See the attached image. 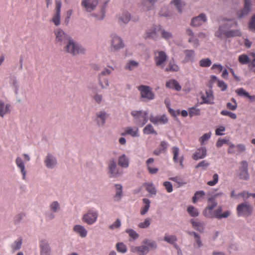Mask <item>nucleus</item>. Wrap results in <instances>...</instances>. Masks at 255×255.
<instances>
[{
    "label": "nucleus",
    "instance_id": "obj_14",
    "mask_svg": "<svg viewBox=\"0 0 255 255\" xmlns=\"http://www.w3.org/2000/svg\"><path fill=\"white\" fill-rule=\"evenodd\" d=\"M110 68L111 69H105L104 71H103L101 73V74L99 75V83L103 88H106V87L109 86V83H108V80L105 79L104 78L103 79L102 77H103V76H104V75H110L112 71H113L114 70V68H113L112 67H110Z\"/></svg>",
    "mask_w": 255,
    "mask_h": 255
},
{
    "label": "nucleus",
    "instance_id": "obj_9",
    "mask_svg": "<svg viewBox=\"0 0 255 255\" xmlns=\"http://www.w3.org/2000/svg\"><path fill=\"white\" fill-rule=\"evenodd\" d=\"M98 214L95 211L90 210L84 215L82 220L83 222L88 225H92L97 221Z\"/></svg>",
    "mask_w": 255,
    "mask_h": 255
},
{
    "label": "nucleus",
    "instance_id": "obj_13",
    "mask_svg": "<svg viewBox=\"0 0 255 255\" xmlns=\"http://www.w3.org/2000/svg\"><path fill=\"white\" fill-rule=\"evenodd\" d=\"M98 3V0H83L81 5L86 11L91 12L95 9Z\"/></svg>",
    "mask_w": 255,
    "mask_h": 255
},
{
    "label": "nucleus",
    "instance_id": "obj_53",
    "mask_svg": "<svg viewBox=\"0 0 255 255\" xmlns=\"http://www.w3.org/2000/svg\"><path fill=\"white\" fill-rule=\"evenodd\" d=\"M160 34L162 38L166 40L170 39L172 37V34L171 32L166 31L164 29L160 30Z\"/></svg>",
    "mask_w": 255,
    "mask_h": 255
},
{
    "label": "nucleus",
    "instance_id": "obj_43",
    "mask_svg": "<svg viewBox=\"0 0 255 255\" xmlns=\"http://www.w3.org/2000/svg\"><path fill=\"white\" fill-rule=\"evenodd\" d=\"M143 132L145 134H157V132L154 130L153 126L151 124H148L143 129Z\"/></svg>",
    "mask_w": 255,
    "mask_h": 255
},
{
    "label": "nucleus",
    "instance_id": "obj_17",
    "mask_svg": "<svg viewBox=\"0 0 255 255\" xmlns=\"http://www.w3.org/2000/svg\"><path fill=\"white\" fill-rule=\"evenodd\" d=\"M149 121L154 125L165 124L168 122V119L165 115L161 116H150Z\"/></svg>",
    "mask_w": 255,
    "mask_h": 255
},
{
    "label": "nucleus",
    "instance_id": "obj_31",
    "mask_svg": "<svg viewBox=\"0 0 255 255\" xmlns=\"http://www.w3.org/2000/svg\"><path fill=\"white\" fill-rule=\"evenodd\" d=\"M73 230L82 238L86 237L87 235V231L81 225L75 226L73 228Z\"/></svg>",
    "mask_w": 255,
    "mask_h": 255
},
{
    "label": "nucleus",
    "instance_id": "obj_18",
    "mask_svg": "<svg viewBox=\"0 0 255 255\" xmlns=\"http://www.w3.org/2000/svg\"><path fill=\"white\" fill-rule=\"evenodd\" d=\"M132 253H136L139 255H144L149 252V249L145 245L139 247H132L130 249Z\"/></svg>",
    "mask_w": 255,
    "mask_h": 255
},
{
    "label": "nucleus",
    "instance_id": "obj_57",
    "mask_svg": "<svg viewBox=\"0 0 255 255\" xmlns=\"http://www.w3.org/2000/svg\"><path fill=\"white\" fill-rule=\"evenodd\" d=\"M171 3L176 6L179 12L182 11V8L184 6V3L181 0H173Z\"/></svg>",
    "mask_w": 255,
    "mask_h": 255
},
{
    "label": "nucleus",
    "instance_id": "obj_29",
    "mask_svg": "<svg viewBox=\"0 0 255 255\" xmlns=\"http://www.w3.org/2000/svg\"><path fill=\"white\" fill-rule=\"evenodd\" d=\"M166 87L170 89H175L176 91H180L181 87L178 82L174 79L170 80L166 83Z\"/></svg>",
    "mask_w": 255,
    "mask_h": 255
},
{
    "label": "nucleus",
    "instance_id": "obj_45",
    "mask_svg": "<svg viewBox=\"0 0 255 255\" xmlns=\"http://www.w3.org/2000/svg\"><path fill=\"white\" fill-rule=\"evenodd\" d=\"M250 57H252V59L248 65L249 68L253 72L255 73V53H250Z\"/></svg>",
    "mask_w": 255,
    "mask_h": 255
},
{
    "label": "nucleus",
    "instance_id": "obj_2",
    "mask_svg": "<svg viewBox=\"0 0 255 255\" xmlns=\"http://www.w3.org/2000/svg\"><path fill=\"white\" fill-rule=\"evenodd\" d=\"M64 50L74 55L82 53L85 51L84 49L81 46L76 43L71 38L67 42L66 46L64 47Z\"/></svg>",
    "mask_w": 255,
    "mask_h": 255
},
{
    "label": "nucleus",
    "instance_id": "obj_62",
    "mask_svg": "<svg viewBox=\"0 0 255 255\" xmlns=\"http://www.w3.org/2000/svg\"><path fill=\"white\" fill-rule=\"evenodd\" d=\"M209 166V163L205 160H202L198 163L196 166V168L202 167L203 170H206L208 167Z\"/></svg>",
    "mask_w": 255,
    "mask_h": 255
},
{
    "label": "nucleus",
    "instance_id": "obj_15",
    "mask_svg": "<svg viewBox=\"0 0 255 255\" xmlns=\"http://www.w3.org/2000/svg\"><path fill=\"white\" fill-rule=\"evenodd\" d=\"M239 176L241 179L245 180H247L249 178L248 173V163L246 161H242L241 162Z\"/></svg>",
    "mask_w": 255,
    "mask_h": 255
},
{
    "label": "nucleus",
    "instance_id": "obj_16",
    "mask_svg": "<svg viewBox=\"0 0 255 255\" xmlns=\"http://www.w3.org/2000/svg\"><path fill=\"white\" fill-rule=\"evenodd\" d=\"M251 0H244V8L237 12V15L239 18H242L247 15L251 10Z\"/></svg>",
    "mask_w": 255,
    "mask_h": 255
},
{
    "label": "nucleus",
    "instance_id": "obj_48",
    "mask_svg": "<svg viewBox=\"0 0 255 255\" xmlns=\"http://www.w3.org/2000/svg\"><path fill=\"white\" fill-rule=\"evenodd\" d=\"M164 240L169 244L175 245V242L177 241V238L176 236L174 235H168L166 234L164 237Z\"/></svg>",
    "mask_w": 255,
    "mask_h": 255
},
{
    "label": "nucleus",
    "instance_id": "obj_4",
    "mask_svg": "<svg viewBox=\"0 0 255 255\" xmlns=\"http://www.w3.org/2000/svg\"><path fill=\"white\" fill-rule=\"evenodd\" d=\"M61 6V1L60 0H55V12L51 20L55 26L60 24Z\"/></svg>",
    "mask_w": 255,
    "mask_h": 255
},
{
    "label": "nucleus",
    "instance_id": "obj_58",
    "mask_svg": "<svg viewBox=\"0 0 255 255\" xmlns=\"http://www.w3.org/2000/svg\"><path fill=\"white\" fill-rule=\"evenodd\" d=\"M189 115L190 117L200 115V110L195 107H192L189 110Z\"/></svg>",
    "mask_w": 255,
    "mask_h": 255
},
{
    "label": "nucleus",
    "instance_id": "obj_35",
    "mask_svg": "<svg viewBox=\"0 0 255 255\" xmlns=\"http://www.w3.org/2000/svg\"><path fill=\"white\" fill-rule=\"evenodd\" d=\"M45 163L48 168H53L56 164V161L54 157L48 154L45 160Z\"/></svg>",
    "mask_w": 255,
    "mask_h": 255
},
{
    "label": "nucleus",
    "instance_id": "obj_51",
    "mask_svg": "<svg viewBox=\"0 0 255 255\" xmlns=\"http://www.w3.org/2000/svg\"><path fill=\"white\" fill-rule=\"evenodd\" d=\"M211 64V60L209 58L202 59L199 61V65L202 67H209Z\"/></svg>",
    "mask_w": 255,
    "mask_h": 255
},
{
    "label": "nucleus",
    "instance_id": "obj_33",
    "mask_svg": "<svg viewBox=\"0 0 255 255\" xmlns=\"http://www.w3.org/2000/svg\"><path fill=\"white\" fill-rule=\"evenodd\" d=\"M118 164L123 168H127L128 166L129 160L125 154H123L119 157Z\"/></svg>",
    "mask_w": 255,
    "mask_h": 255
},
{
    "label": "nucleus",
    "instance_id": "obj_21",
    "mask_svg": "<svg viewBox=\"0 0 255 255\" xmlns=\"http://www.w3.org/2000/svg\"><path fill=\"white\" fill-rule=\"evenodd\" d=\"M160 26H157L148 30L146 33V37L157 39L158 37V33L160 32Z\"/></svg>",
    "mask_w": 255,
    "mask_h": 255
},
{
    "label": "nucleus",
    "instance_id": "obj_40",
    "mask_svg": "<svg viewBox=\"0 0 255 255\" xmlns=\"http://www.w3.org/2000/svg\"><path fill=\"white\" fill-rule=\"evenodd\" d=\"M142 201L144 205L141 208L140 214L141 215H143L148 212L150 207V201L149 199L146 198L143 199Z\"/></svg>",
    "mask_w": 255,
    "mask_h": 255
},
{
    "label": "nucleus",
    "instance_id": "obj_25",
    "mask_svg": "<svg viewBox=\"0 0 255 255\" xmlns=\"http://www.w3.org/2000/svg\"><path fill=\"white\" fill-rule=\"evenodd\" d=\"M203 103L208 104H213L214 96L211 90L206 91L205 95H202L201 97Z\"/></svg>",
    "mask_w": 255,
    "mask_h": 255
},
{
    "label": "nucleus",
    "instance_id": "obj_49",
    "mask_svg": "<svg viewBox=\"0 0 255 255\" xmlns=\"http://www.w3.org/2000/svg\"><path fill=\"white\" fill-rule=\"evenodd\" d=\"M231 103L229 102L227 104V107L228 109L235 111L237 109L238 104L235 98L231 99Z\"/></svg>",
    "mask_w": 255,
    "mask_h": 255
},
{
    "label": "nucleus",
    "instance_id": "obj_56",
    "mask_svg": "<svg viewBox=\"0 0 255 255\" xmlns=\"http://www.w3.org/2000/svg\"><path fill=\"white\" fill-rule=\"evenodd\" d=\"M205 195V192L203 191H197L194 196L192 198V201L194 203L197 202V201L200 198L203 197Z\"/></svg>",
    "mask_w": 255,
    "mask_h": 255
},
{
    "label": "nucleus",
    "instance_id": "obj_37",
    "mask_svg": "<svg viewBox=\"0 0 255 255\" xmlns=\"http://www.w3.org/2000/svg\"><path fill=\"white\" fill-rule=\"evenodd\" d=\"M251 59L252 57H250V54L247 55L245 54H242L239 56L238 61L242 65H249Z\"/></svg>",
    "mask_w": 255,
    "mask_h": 255
},
{
    "label": "nucleus",
    "instance_id": "obj_46",
    "mask_svg": "<svg viewBox=\"0 0 255 255\" xmlns=\"http://www.w3.org/2000/svg\"><path fill=\"white\" fill-rule=\"evenodd\" d=\"M116 193L115 196V199L119 201L122 196V186L121 184H116Z\"/></svg>",
    "mask_w": 255,
    "mask_h": 255
},
{
    "label": "nucleus",
    "instance_id": "obj_61",
    "mask_svg": "<svg viewBox=\"0 0 255 255\" xmlns=\"http://www.w3.org/2000/svg\"><path fill=\"white\" fill-rule=\"evenodd\" d=\"M236 93L240 96L248 97L249 93L245 91L243 88H240L236 90Z\"/></svg>",
    "mask_w": 255,
    "mask_h": 255
},
{
    "label": "nucleus",
    "instance_id": "obj_24",
    "mask_svg": "<svg viewBox=\"0 0 255 255\" xmlns=\"http://www.w3.org/2000/svg\"><path fill=\"white\" fill-rule=\"evenodd\" d=\"M10 113V105L4 104L2 101H0V116L2 118L4 115Z\"/></svg>",
    "mask_w": 255,
    "mask_h": 255
},
{
    "label": "nucleus",
    "instance_id": "obj_22",
    "mask_svg": "<svg viewBox=\"0 0 255 255\" xmlns=\"http://www.w3.org/2000/svg\"><path fill=\"white\" fill-rule=\"evenodd\" d=\"M40 255H50V249L48 242L42 240L40 243Z\"/></svg>",
    "mask_w": 255,
    "mask_h": 255
},
{
    "label": "nucleus",
    "instance_id": "obj_60",
    "mask_svg": "<svg viewBox=\"0 0 255 255\" xmlns=\"http://www.w3.org/2000/svg\"><path fill=\"white\" fill-rule=\"evenodd\" d=\"M126 232L128 234L129 236L133 240L138 238V237H139L138 234L132 229H127Z\"/></svg>",
    "mask_w": 255,
    "mask_h": 255
},
{
    "label": "nucleus",
    "instance_id": "obj_6",
    "mask_svg": "<svg viewBox=\"0 0 255 255\" xmlns=\"http://www.w3.org/2000/svg\"><path fill=\"white\" fill-rule=\"evenodd\" d=\"M54 33L56 36V42H58L60 44L67 43L71 38L69 35L60 28L56 29L54 31Z\"/></svg>",
    "mask_w": 255,
    "mask_h": 255
},
{
    "label": "nucleus",
    "instance_id": "obj_34",
    "mask_svg": "<svg viewBox=\"0 0 255 255\" xmlns=\"http://www.w3.org/2000/svg\"><path fill=\"white\" fill-rule=\"evenodd\" d=\"M167 147V142L164 141H161L160 143L159 146L154 150L153 154L159 155L166 150Z\"/></svg>",
    "mask_w": 255,
    "mask_h": 255
},
{
    "label": "nucleus",
    "instance_id": "obj_38",
    "mask_svg": "<svg viewBox=\"0 0 255 255\" xmlns=\"http://www.w3.org/2000/svg\"><path fill=\"white\" fill-rule=\"evenodd\" d=\"M191 223L193 227L197 231L203 233L204 232V224L201 222L195 221L193 219L191 220Z\"/></svg>",
    "mask_w": 255,
    "mask_h": 255
},
{
    "label": "nucleus",
    "instance_id": "obj_27",
    "mask_svg": "<svg viewBox=\"0 0 255 255\" xmlns=\"http://www.w3.org/2000/svg\"><path fill=\"white\" fill-rule=\"evenodd\" d=\"M166 72H177L179 70V66L175 63L174 60H171L167 66L163 68Z\"/></svg>",
    "mask_w": 255,
    "mask_h": 255
},
{
    "label": "nucleus",
    "instance_id": "obj_55",
    "mask_svg": "<svg viewBox=\"0 0 255 255\" xmlns=\"http://www.w3.org/2000/svg\"><path fill=\"white\" fill-rule=\"evenodd\" d=\"M116 249L118 252L122 253H125L127 251L126 246L123 243H117L116 245Z\"/></svg>",
    "mask_w": 255,
    "mask_h": 255
},
{
    "label": "nucleus",
    "instance_id": "obj_39",
    "mask_svg": "<svg viewBox=\"0 0 255 255\" xmlns=\"http://www.w3.org/2000/svg\"><path fill=\"white\" fill-rule=\"evenodd\" d=\"M186 32L189 36H191L188 40L189 42L192 43L194 47H197L199 45L198 40L195 38L192 31L190 29H188L186 30Z\"/></svg>",
    "mask_w": 255,
    "mask_h": 255
},
{
    "label": "nucleus",
    "instance_id": "obj_50",
    "mask_svg": "<svg viewBox=\"0 0 255 255\" xmlns=\"http://www.w3.org/2000/svg\"><path fill=\"white\" fill-rule=\"evenodd\" d=\"M187 212L192 217H197L199 215L198 210L192 206H189L188 207Z\"/></svg>",
    "mask_w": 255,
    "mask_h": 255
},
{
    "label": "nucleus",
    "instance_id": "obj_32",
    "mask_svg": "<svg viewBox=\"0 0 255 255\" xmlns=\"http://www.w3.org/2000/svg\"><path fill=\"white\" fill-rule=\"evenodd\" d=\"M118 18L120 23H127L130 19V15L128 12L124 11L119 15Z\"/></svg>",
    "mask_w": 255,
    "mask_h": 255
},
{
    "label": "nucleus",
    "instance_id": "obj_44",
    "mask_svg": "<svg viewBox=\"0 0 255 255\" xmlns=\"http://www.w3.org/2000/svg\"><path fill=\"white\" fill-rule=\"evenodd\" d=\"M139 65V63L134 60H130L125 66V69L129 71H132L137 68Z\"/></svg>",
    "mask_w": 255,
    "mask_h": 255
},
{
    "label": "nucleus",
    "instance_id": "obj_12",
    "mask_svg": "<svg viewBox=\"0 0 255 255\" xmlns=\"http://www.w3.org/2000/svg\"><path fill=\"white\" fill-rule=\"evenodd\" d=\"M172 153L173 154V161L177 163H179L180 166L181 168L184 167L183 161H184V156L183 155L179 157L180 149L178 147L173 146L171 148Z\"/></svg>",
    "mask_w": 255,
    "mask_h": 255
},
{
    "label": "nucleus",
    "instance_id": "obj_59",
    "mask_svg": "<svg viewBox=\"0 0 255 255\" xmlns=\"http://www.w3.org/2000/svg\"><path fill=\"white\" fill-rule=\"evenodd\" d=\"M144 186L146 187V190L151 194H156V190L154 186L151 183H146L144 184Z\"/></svg>",
    "mask_w": 255,
    "mask_h": 255
},
{
    "label": "nucleus",
    "instance_id": "obj_3",
    "mask_svg": "<svg viewBox=\"0 0 255 255\" xmlns=\"http://www.w3.org/2000/svg\"><path fill=\"white\" fill-rule=\"evenodd\" d=\"M131 115L134 117L135 124L140 127L144 125L148 121L147 112L133 111L131 112Z\"/></svg>",
    "mask_w": 255,
    "mask_h": 255
},
{
    "label": "nucleus",
    "instance_id": "obj_1",
    "mask_svg": "<svg viewBox=\"0 0 255 255\" xmlns=\"http://www.w3.org/2000/svg\"><path fill=\"white\" fill-rule=\"evenodd\" d=\"M237 23L234 20H228L223 25L219 27L215 32V36L221 38H230L241 36V32L238 29H231L232 27H237Z\"/></svg>",
    "mask_w": 255,
    "mask_h": 255
},
{
    "label": "nucleus",
    "instance_id": "obj_7",
    "mask_svg": "<svg viewBox=\"0 0 255 255\" xmlns=\"http://www.w3.org/2000/svg\"><path fill=\"white\" fill-rule=\"evenodd\" d=\"M111 50L112 51H118L124 47V43L121 38L116 35H112Z\"/></svg>",
    "mask_w": 255,
    "mask_h": 255
},
{
    "label": "nucleus",
    "instance_id": "obj_41",
    "mask_svg": "<svg viewBox=\"0 0 255 255\" xmlns=\"http://www.w3.org/2000/svg\"><path fill=\"white\" fill-rule=\"evenodd\" d=\"M155 0H144L142 2V9L143 10H148L153 6Z\"/></svg>",
    "mask_w": 255,
    "mask_h": 255
},
{
    "label": "nucleus",
    "instance_id": "obj_10",
    "mask_svg": "<svg viewBox=\"0 0 255 255\" xmlns=\"http://www.w3.org/2000/svg\"><path fill=\"white\" fill-rule=\"evenodd\" d=\"M138 89L140 92L142 98L149 100H153L154 98V94L149 86L141 85L138 87Z\"/></svg>",
    "mask_w": 255,
    "mask_h": 255
},
{
    "label": "nucleus",
    "instance_id": "obj_54",
    "mask_svg": "<svg viewBox=\"0 0 255 255\" xmlns=\"http://www.w3.org/2000/svg\"><path fill=\"white\" fill-rule=\"evenodd\" d=\"M143 244L148 247L149 250L154 249L156 248V244L154 241H151L147 240H144Z\"/></svg>",
    "mask_w": 255,
    "mask_h": 255
},
{
    "label": "nucleus",
    "instance_id": "obj_5",
    "mask_svg": "<svg viewBox=\"0 0 255 255\" xmlns=\"http://www.w3.org/2000/svg\"><path fill=\"white\" fill-rule=\"evenodd\" d=\"M166 53L162 51H156L154 53V60L157 66L164 68V63L167 59Z\"/></svg>",
    "mask_w": 255,
    "mask_h": 255
},
{
    "label": "nucleus",
    "instance_id": "obj_63",
    "mask_svg": "<svg viewBox=\"0 0 255 255\" xmlns=\"http://www.w3.org/2000/svg\"><path fill=\"white\" fill-rule=\"evenodd\" d=\"M150 225V219L146 218L143 222L139 223L138 227L140 228L144 229L149 227Z\"/></svg>",
    "mask_w": 255,
    "mask_h": 255
},
{
    "label": "nucleus",
    "instance_id": "obj_28",
    "mask_svg": "<svg viewBox=\"0 0 255 255\" xmlns=\"http://www.w3.org/2000/svg\"><path fill=\"white\" fill-rule=\"evenodd\" d=\"M127 134L130 135L132 137H136L139 136V131L138 129L137 128H132L130 127L127 128L124 133H122V135H125Z\"/></svg>",
    "mask_w": 255,
    "mask_h": 255
},
{
    "label": "nucleus",
    "instance_id": "obj_30",
    "mask_svg": "<svg viewBox=\"0 0 255 255\" xmlns=\"http://www.w3.org/2000/svg\"><path fill=\"white\" fill-rule=\"evenodd\" d=\"M15 162L17 166L20 169L22 174V178L24 179L25 178L26 172L25 170L24 164L22 159L19 157H17L16 159Z\"/></svg>",
    "mask_w": 255,
    "mask_h": 255
},
{
    "label": "nucleus",
    "instance_id": "obj_26",
    "mask_svg": "<svg viewBox=\"0 0 255 255\" xmlns=\"http://www.w3.org/2000/svg\"><path fill=\"white\" fill-rule=\"evenodd\" d=\"M109 172L112 177H117L120 174L117 169L116 163L113 160H111L108 165Z\"/></svg>",
    "mask_w": 255,
    "mask_h": 255
},
{
    "label": "nucleus",
    "instance_id": "obj_23",
    "mask_svg": "<svg viewBox=\"0 0 255 255\" xmlns=\"http://www.w3.org/2000/svg\"><path fill=\"white\" fill-rule=\"evenodd\" d=\"M206 20V16L205 14L202 13L198 16L193 18L192 19L191 24L194 26H199L205 22Z\"/></svg>",
    "mask_w": 255,
    "mask_h": 255
},
{
    "label": "nucleus",
    "instance_id": "obj_36",
    "mask_svg": "<svg viewBox=\"0 0 255 255\" xmlns=\"http://www.w3.org/2000/svg\"><path fill=\"white\" fill-rule=\"evenodd\" d=\"M154 159L153 158H149L146 161V164L147 166V170L149 173L151 174H153L156 173L158 169L156 167H152L150 165V164L154 162Z\"/></svg>",
    "mask_w": 255,
    "mask_h": 255
},
{
    "label": "nucleus",
    "instance_id": "obj_11",
    "mask_svg": "<svg viewBox=\"0 0 255 255\" xmlns=\"http://www.w3.org/2000/svg\"><path fill=\"white\" fill-rule=\"evenodd\" d=\"M222 209L221 207L215 210L212 214H207V211L204 213V216L208 218H216L217 219H222L223 218H227L230 214V212L228 211L225 212L222 214Z\"/></svg>",
    "mask_w": 255,
    "mask_h": 255
},
{
    "label": "nucleus",
    "instance_id": "obj_47",
    "mask_svg": "<svg viewBox=\"0 0 255 255\" xmlns=\"http://www.w3.org/2000/svg\"><path fill=\"white\" fill-rule=\"evenodd\" d=\"M22 245V239H18L11 246V248L13 252L18 250L20 249Z\"/></svg>",
    "mask_w": 255,
    "mask_h": 255
},
{
    "label": "nucleus",
    "instance_id": "obj_20",
    "mask_svg": "<svg viewBox=\"0 0 255 255\" xmlns=\"http://www.w3.org/2000/svg\"><path fill=\"white\" fill-rule=\"evenodd\" d=\"M207 154V150L205 147L198 148L193 154L192 158L194 160H197L199 159L204 158Z\"/></svg>",
    "mask_w": 255,
    "mask_h": 255
},
{
    "label": "nucleus",
    "instance_id": "obj_64",
    "mask_svg": "<svg viewBox=\"0 0 255 255\" xmlns=\"http://www.w3.org/2000/svg\"><path fill=\"white\" fill-rule=\"evenodd\" d=\"M221 114L223 116H227L230 117L231 119L235 120L237 119V115L232 112L226 111V110H223L221 112Z\"/></svg>",
    "mask_w": 255,
    "mask_h": 255
},
{
    "label": "nucleus",
    "instance_id": "obj_52",
    "mask_svg": "<svg viewBox=\"0 0 255 255\" xmlns=\"http://www.w3.org/2000/svg\"><path fill=\"white\" fill-rule=\"evenodd\" d=\"M211 132H209L204 134L200 138L199 142L201 145H203L204 143L208 140L211 136Z\"/></svg>",
    "mask_w": 255,
    "mask_h": 255
},
{
    "label": "nucleus",
    "instance_id": "obj_19",
    "mask_svg": "<svg viewBox=\"0 0 255 255\" xmlns=\"http://www.w3.org/2000/svg\"><path fill=\"white\" fill-rule=\"evenodd\" d=\"M184 57L182 62L186 63L189 62H193L195 58V52L192 50H185L183 51Z\"/></svg>",
    "mask_w": 255,
    "mask_h": 255
},
{
    "label": "nucleus",
    "instance_id": "obj_42",
    "mask_svg": "<svg viewBox=\"0 0 255 255\" xmlns=\"http://www.w3.org/2000/svg\"><path fill=\"white\" fill-rule=\"evenodd\" d=\"M97 122L99 126L103 125L105 123L107 115L105 112H101L97 115Z\"/></svg>",
    "mask_w": 255,
    "mask_h": 255
},
{
    "label": "nucleus",
    "instance_id": "obj_8",
    "mask_svg": "<svg viewBox=\"0 0 255 255\" xmlns=\"http://www.w3.org/2000/svg\"><path fill=\"white\" fill-rule=\"evenodd\" d=\"M237 213L239 216H249L253 211L252 207L247 203L239 204L237 208Z\"/></svg>",
    "mask_w": 255,
    "mask_h": 255
}]
</instances>
